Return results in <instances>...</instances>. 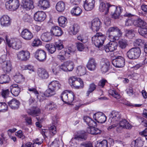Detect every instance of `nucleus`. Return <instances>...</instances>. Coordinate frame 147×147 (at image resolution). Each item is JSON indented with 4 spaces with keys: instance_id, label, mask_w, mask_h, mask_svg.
Here are the masks:
<instances>
[{
    "instance_id": "1",
    "label": "nucleus",
    "mask_w": 147,
    "mask_h": 147,
    "mask_svg": "<svg viewBox=\"0 0 147 147\" xmlns=\"http://www.w3.org/2000/svg\"><path fill=\"white\" fill-rule=\"evenodd\" d=\"M61 85L57 81H53L49 84L48 89L45 91V94L47 97L51 96L56 94V91L59 89Z\"/></svg>"
},
{
    "instance_id": "2",
    "label": "nucleus",
    "mask_w": 147,
    "mask_h": 147,
    "mask_svg": "<svg viewBox=\"0 0 147 147\" xmlns=\"http://www.w3.org/2000/svg\"><path fill=\"white\" fill-rule=\"evenodd\" d=\"M106 39V37L100 32H98L92 37V42L100 50H102L101 47H102L105 40Z\"/></svg>"
},
{
    "instance_id": "3",
    "label": "nucleus",
    "mask_w": 147,
    "mask_h": 147,
    "mask_svg": "<svg viewBox=\"0 0 147 147\" xmlns=\"http://www.w3.org/2000/svg\"><path fill=\"white\" fill-rule=\"evenodd\" d=\"M107 35L110 38V41H114L122 36V33L120 30L116 26L110 27L107 31Z\"/></svg>"
},
{
    "instance_id": "4",
    "label": "nucleus",
    "mask_w": 147,
    "mask_h": 147,
    "mask_svg": "<svg viewBox=\"0 0 147 147\" xmlns=\"http://www.w3.org/2000/svg\"><path fill=\"white\" fill-rule=\"evenodd\" d=\"M74 50L71 47H69L67 48L61 50L57 56L58 58L61 61L66 60V57H70L69 55H72L74 53Z\"/></svg>"
},
{
    "instance_id": "5",
    "label": "nucleus",
    "mask_w": 147,
    "mask_h": 147,
    "mask_svg": "<svg viewBox=\"0 0 147 147\" xmlns=\"http://www.w3.org/2000/svg\"><path fill=\"white\" fill-rule=\"evenodd\" d=\"M141 54V50L139 47H135L129 49L127 53V57L130 59L138 58Z\"/></svg>"
},
{
    "instance_id": "6",
    "label": "nucleus",
    "mask_w": 147,
    "mask_h": 147,
    "mask_svg": "<svg viewBox=\"0 0 147 147\" xmlns=\"http://www.w3.org/2000/svg\"><path fill=\"white\" fill-rule=\"evenodd\" d=\"M34 57L40 62H44L47 59L46 52L43 50L38 49L34 53Z\"/></svg>"
},
{
    "instance_id": "7",
    "label": "nucleus",
    "mask_w": 147,
    "mask_h": 147,
    "mask_svg": "<svg viewBox=\"0 0 147 147\" xmlns=\"http://www.w3.org/2000/svg\"><path fill=\"white\" fill-rule=\"evenodd\" d=\"M5 38L7 44L9 47H11L16 50L19 49L21 47L20 42L18 40L11 39V40H9L7 36H5Z\"/></svg>"
},
{
    "instance_id": "8",
    "label": "nucleus",
    "mask_w": 147,
    "mask_h": 147,
    "mask_svg": "<svg viewBox=\"0 0 147 147\" xmlns=\"http://www.w3.org/2000/svg\"><path fill=\"white\" fill-rule=\"evenodd\" d=\"M110 63L107 59L103 58L101 59L100 64V67L102 73L105 74L110 69Z\"/></svg>"
},
{
    "instance_id": "9",
    "label": "nucleus",
    "mask_w": 147,
    "mask_h": 147,
    "mask_svg": "<svg viewBox=\"0 0 147 147\" xmlns=\"http://www.w3.org/2000/svg\"><path fill=\"white\" fill-rule=\"evenodd\" d=\"M16 56L18 60L21 61H26L30 58V54L27 51L22 50L16 53Z\"/></svg>"
},
{
    "instance_id": "10",
    "label": "nucleus",
    "mask_w": 147,
    "mask_h": 147,
    "mask_svg": "<svg viewBox=\"0 0 147 147\" xmlns=\"http://www.w3.org/2000/svg\"><path fill=\"white\" fill-rule=\"evenodd\" d=\"M5 2V6L7 8L13 10L17 9L19 7L20 4L18 0H9Z\"/></svg>"
},
{
    "instance_id": "11",
    "label": "nucleus",
    "mask_w": 147,
    "mask_h": 147,
    "mask_svg": "<svg viewBox=\"0 0 147 147\" xmlns=\"http://www.w3.org/2000/svg\"><path fill=\"white\" fill-rule=\"evenodd\" d=\"M101 22L100 20L98 18L93 19L91 22V28L94 32L99 30L101 27Z\"/></svg>"
},
{
    "instance_id": "12",
    "label": "nucleus",
    "mask_w": 147,
    "mask_h": 147,
    "mask_svg": "<svg viewBox=\"0 0 147 147\" xmlns=\"http://www.w3.org/2000/svg\"><path fill=\"white\" fill-rule=\"evenodd\" d=\"M112 63L116 67L121 68L125 65V60L123 57L119 56L112 61Z\"/></svg>"
},
{
    "instance_id": "13",
    "label": "nucleus",
    "mask_w": 147,
    "mask_h": 147,
    "mask_svg": "<svg viewBox=\"0 0 147 147\" xmlns=\"http://www.w3.org/2000/svg\"><path fill=\"white\" fill-rule=\"evenodd\" d=\"M121 117V115L119 112L113 111L110 114L109 120L111 122L117 123L120 121Z\"/></svg>"
},
{
    "instance_id": "14",
    "label": "nucleus",
    "mask_w": 147,
    "mask_h": 147,
    "mask_svg": "<svg viewBox=\"0 0 147 147\" xmlns=\"http://www.w3.org/2000/svg\"><path fill=\"white\" fill-rule=\"evenodd\" d=\"M21 36L27 40H31L33 37L32 33L28 29H23L20 34Z\"/></svg>"
},
{
    "instance_id": "15",
    "label": "nucleus",
    "mask_w": 147,
    "mask_h": 147,
    "mask_svg": "<svg viewBox=\"0 0 147 147\" xmlns=\"http://www.w3.org/2000/svg\"><path fill=\"white\" fill-rule=\"evenodd\" d=\"M94 119L97 122L100 123H104L107 120V118L105 115L102 113H97L94 114Z\"/></svg>"
},
{
    "instance_id": "16",
    "label": "nucleus",
    "mask_w": 147,
    "mask_h": 147,
    "mask_svg": "<svg viewBox=\"0 0 147 147\" xmlns=\"http://www.w3.org/2000/svg\"><path fill=\"white\" fill-rule=\"evenodd\" d=\"M117 47V42L111 41L104 46V49L106 52H112L116 50Z\"/></svg>"
},
{
    "instance_id": "17",
    "label": "nucleus",
    "mask_w": 147,
    "mask_h": 147,
    "mask_svg": "<svg viewBox=\"0 0 147 147\" xmlns=\"http://www.w3.org/2000/svg\"><path fill=\"white\" fill-rule=\"evenodd\" d=\"M46 17L45 13L43 11H38L35 13L34 19L36 21L42 22L45 20Z\"/></svg>"
},
{
    "instance_id": "18",
    "label": "nucleus",
    "mask_w": 147,
    "mask_h": 147,
    "mask_svg": "<svg viewBox=\"0 0 147 147\" xmlns=\"http://www.w3.org/2000/svg\"><path fill=\"white\" fill-rule=\"evenodd\" d=\"M11 23L10 18L7 15H3L0 18V24L3 27H8L10 25Z\"/></svg>"
},
{
    "instance_id": "19",
    "label": "nucleus",
    "mask_w": 147,
    "mask_h": 147,
    "mask_svg": "<svg viewBox=\"0 0 147 147\" xmlns=\"http://www.w3.org/2000/svg\"><path fill=\"white\" fill-rule=\"evenodd\" d=\"M51 33L55 36H60L62 34V31L61 28L57 26H53L51 29Z\"/></svg>"
},
{
    "instance_id": "20",
    "label": "nucleus",
    "mask_w": 147,
    "mask_h": 147,
    "mask_svg": "<svg viewBox=\"0 0 147 147\" xmlns=\"http://www.w3.org/2000/svg\"><path fill=\"white\" fill-rule=\"evenodd\" d=\"M94 0H86L84 5L85 9L87 11L91 10L94 7Z\"/></svg>"
},
{
    "instance_id": "21",
    "label": "nucleus",
    "mask_w": 147,
    "mask_h": 147,
    "mask_svg": "<svg viewBox=\"0 0 147 147\" xmlns=\"http://www.w3.org/2000/svg\"><path fill=\"white\" fill-rule=\"evenodd\" d=\"M2 69L4 72L6 73H9L11 70L12 66L10 61L7 60L2 64Z\"/></svg>"
},
{
    "instance_id": "22",
    "label": "nucleus",
    "mask_w": 147,
    "mask_h": 147,
    "mask_svg": "<svg viewBox=\"0 0 147 147\" xmlns=\"http://www.w3.org/2000/svg\"><path fill=\"white\" fill-rule=\"evenodd\" d=\"M22 7L26 10L32 9L34 7L33 2L32 0H26L22 2Z\"/></svg>"
},
{
    "instance_id": "23",
    "label": "nucleus",
    "mask_w": 147,
    "mask_h": 147,
    "mask_svg": "<svg viewBox=\"0 0 147 147\" xmlns=\"http://www.w3.org/2000/svg\"><path fill=\"white\" fill-rule=\"evenodd\" d=\"M97 63L95 60L92 58H90L87 64V67L90 71L95 70L96 68Z\"/></svg>"
},
{
    "instance_id": "24",
    "label": "nucleus",
    "mask_w": 147,
    "mask_h": 147,
    "mask_svg": "<svg viewBox=\"0 0 147 147\" xmlns=\"http://www.w3.org/2000/svg\"><path fill=\"white\" fill-rule=\"evenodd\" d=\"M39 77L42 79H46L48 78L49 74L48 72L45 69H39L37 72Z\"/></svg>"
},
{
    "instance_id": "25",
    "label": "nucleus",
    "mask_w": 147,
    "mask_h": 147,
    "mask_svg": "<svg viewBox=\"0 0 147 147\" xmlns=\"http://www.w3.org/2000/svg\"><path fill=\"white\" fill-rule=\"evenodd\" d=\"M9 106L12 109H18L20 103L17 100L13 98L8 102Z\"/></svg>"
},
{
    "instance_id": "26",
    "label": "nucleus",
    "mask_w": 147,
    "mask_h": 147,
    "mask_svg": "<svg viewBox=\"0 0 147 147\" xmlns=\"http://www.w3.org/2000/svg\"><path fill=\"white\" fill-rule=\"evenodd\" d=\"M11 92L14 96H16L19 94L21 88L17 84H13L10 87Z\"/></svg>"
},
{
    "instance_id": "27",
    "label": "nucleus",
    "mask_w": 147,
    "mask_h": 147,
    "mask_svg": "<svg viewBox=\"0 0 147 147\" xmlns=\"http://www.w3.org/2000/svg\"><path fill=\"white\" fill-rule=\"evenodd\" d=\"M119 122V126L122 128L129 129L131 128L132 126L125 119H122Z\"/></svg>"
},
{
    "instance_id": "28",
    "label": "nucleus",
    "mask_w": 147,
    "mask_h": 147,
    "mask_svg": "<svg viewBox=\"0 0 147 147\" xmlns=\"http://www.w3.org/2000/svg\"><path fill=\"white\" fill-rule=\"evenodd\" d=\"M50 5V2L47 0H40L38 2V6L44 10L49 7Z\"/></svg>"
},
{
    "instance_id": "29",
    "label": "nucleus",
    "mask_w": 147,
    "mask_h": 147,
    "mask_svg": "<svg viewBox=\"0 0 147 147\" xmlns=\"http://www.w3.org/2000/svg\"><path fill=\"white\" fill-rule=\"evenodd\" d=\"M28 113L32 116L38 115L40 113V110L38 108L33 107L27 110Z\"/></svg>"
},
{
    "instance_id": "30",
    "label": "nucleus",
    "mask_w": 147,
    "mask_h": 147,
    "mask_svg": "<svg viewBox=\"0 0 147 147\" xmlns=\"http://www.w3.org/2000/svg\"><path fill=\"white\" fill-rule=\"evenodd\" d=\"M93 126H90L87 128L86 131L88 133L92 135H97L101 133V131L100 130Z\"/></svg>"
},
{
    "instance_id": "31",
    "label": "nucleus",
    "mask_w": 147,
    "mask_h": 147,
    "mask_svg": "<svg viewBox=\"0 0 147 147\" xmlns=\"http://www.w3.org/2000/svg\"><path fill=\"white\" fill-rule=\"evenodd\" d=\"M143 144V141L140 138H139L132 142L131 146V147H142Z\"/></svg>"
},
{
    "instance_id": "32",
    "label": "nucleus",
    "mask_w": 147,
    "mask_h": 147,
    "mask_svg": "<svg viewBox=\"0 0 147 147\" xmlns=\"http://www.w3.org/2000/svg\"><path fill=\"white\" fill-rule=\"evenodd\" d=\"M42 40L45 42L50 41L52 39V35L49 32H46L42 34L41 36Z\"/></svg>"
},
{
    "instance_id": "33",
    "label": "nucleus",
    "mask_w": 147,
    "mask_h": 147,
    "mask_svg": "<svg viewBox=\"0 0 147 147\" xmlns=\"http://www.w3.org/2000/svg\"><path fill=\"white\" fill-rule=\"evenodd\" d=\"M73 86L76 89H80L83 88L84 87V84L82 80L80 78H78L75 82Z\"/></svg>"
},
{
    "instance_id": "34",
    "label": "nucleus",
    "mask_w": 147,
    "mask_h": 147,
    "mask_svg": "<svg viewBox=\"0 0 147 147\" xmlns=\"http://www.w3.org/2000/svg\"><path fill=\"white\" fill-rule=\"evenodd\" d=\"M84 120L89 127L96 125V122L88 116H84Z\"/></svg>"
},
{
    "instance_id": "35",
    "label": "nucleus",
    "mask_w": 147,
    "mask_h": 147,
    "mask_svg": "<svg viewBox=\"0 0 147 147\" xmlns=\"http://www.w3.org/2000/svg\"><path fill=\"white\" fill-rule=\"evenodd\" d=\"M109 3H105L104 2L100 3L99 7V10L101 12H103L105 14H106L108 13L107 7H108Z\"/></svg>"
},
{
    "instance_id": "36",
    "label": "nucleus",
    "mask_w": 147,
    "mask_h": 147,
    "mask_svg": "<svg viewBox=\"0 0 147 147\" xmlns=\"http://www.w3.org/2000/svg\"><path fill=\"white\" fill-rule=\"evenodd\" d=\"M72 15L78 16L80 15L82 12V10L78 6L74 7L71 11Z\"/></svg>"
},
{
    "instance_id": "37",
    "label": "nucleus",
    "mask_w": 147,
    "mask_h": 147,
    "mask_svg": "<svg viewBox=\"0 0 147 147\" xmlns=\"http://www.w3.org/2000/svg\"><path fill=\"white\" fill-rule=\"evenodd\" d=\"M133 24L136 26L139 27L140 28L142 27H145L146 24L145 22L140 18H138L134 21Z\"/></svg>"
},
{
    "instance_id": "38",
    "label": "nucleus",
    "mask_w": 147,
    "mask_h": 147,
    "mask_svg": "<svg viewBox=\"0 0 147 147\" xmlns=\"http://www.w3.org/2000/svg\"><path fill=\"white\" fill-rule=\"evenodd\" d=\"M57 106L56 103L53 102H48L45 106V108L47 110L54 111L56 110Z\"/></svg>"
},
{
    "instance_id": "39",
    "label": "nucleus",
    "mask_w": 147,
    "mask_h": 147,
    "mask_svg": "<svg viewBox=\"0 0 147 147\" xmlns=\"http://www.w3.org/2000/svg\"><path fill=\"white\" fill-rule=\"evenodd\" d=\"M10 81V78L7 74H3L0 77V83L1 84L8 83Z\"/></svg>"
},
{
    "instance_id": "40",
    "label": "nucleus",
    "mask_w": 147,
    "mask_h": 147,
    "mask_svg": "<svg viewBox=\"0 0 147 147\" xmlns=\"http://www.w3.org/2000/svg\"><path fill=\"white\" fill-rule=\"evenodd\" d=\"M59 26L63 27H65L67 23V18L64 16L60 17L58 19Z\"/></svg>"
},
{
    "instance_id": "41",
    "label": "nucleus",
    "mask_w": 147,
    "mask_h": 147,
    "mask_svg": "<svg viewBox=\"0 0 147 147\" xmlns=\"http://www.w3.org/2000/svg\"><path fill=\"white\" fill-rule=\"evenodd\" d=\"M56 10L59 12L63 11L65 9L64 3L62 1L58 2L56 5Z\"/></svg>"
},
{
    "instance_id": "42",
    "label": "nucleus",
    "mask_w": 147,
    "mask_h": 147,
    "mask_svg": "<svg viewBox=\"0 0 147 147\" xmlns=\"http://www.w3.org/2000/svg\"><path fill=\"white\" fill-rule=\"evenodd\" d=\"M76 72L80 76L84 75L86 74V68L83 66H79L77 68Z\"/></svg>"
},
{
    "instance_id": "43",
    "label": "nucleus",
    "mask_w": 147,
    "mask_h": 147,
    "mask_svg": "<svg viewBox=\"0 0 147 147\" xmlns=\"http://www.w3.org/2000/svg\"><path fill=\"white\" fill-rule=\"evenodd\" d=\"M80 26L77 24H74L70 27V29L73 35L76 34L79 31Z\"/></svg>"
},
{
    "instance_id": "44",
    "label": "nucleus",
    "mask_w": 147,
    "mask_h": 147,
    "mask_svg": "<svg viewBox=\"0 0 147 147\" xmlns=\"http://www.w3.org/2000/svg\"><path fill=\"white\" fill-rule=\"evenodd\" d=\"M45 47L48 52L51 53H53L56 51L55 47L52 44H47L45 45Z\"/></svg>"
},
{
    "instance_id": "45",
    "label": "nucleus",
    "mask_w": 147,
    "mask_h": 147,
    "mask_svg": "<svg viewBox=\"0 0 147 147\" xmlns=\"http://www.w3.org/2000/svg\"><path fill=\"white\" fill-rule=\"evenodd\" d=\"M60 68L59 66L56 63H53L51 67L53 73L55 75H57L59 72Z\"/></svg>"
},
{
    "instance_id": "46",
    "label": "nucleus",
    "mask_w": 147,
    "mask_h": 147,
    "mask_svg": "<svg viewBox=\"0 0 147 147\" xmlns=\"http://www.w3.org/2000/svg\"><path fill=\"white\" fill-rule=\"evenodd\" d=\"M68 97V100L67 101L68 102L75 103L76 102L75 99V96L74 94L72 92L70 91L69 92Z\"/></svg>"
},
{
    "instance_id": "47",
    "label": "nucleus",
    "mask_w": 147,
    "mask_h": 147,
    "mask_svg": "<svg viewBox=\"0 0 147 147\" xmlns=\"http://www.w3.org/2000/svg\"><path fill=\"white\" fill-rule=\"evenodd\" d=\"M69 92L67 91H63L61 94V98L62 100L65 102H66L68 100V96Z\"/></svg>"
},
{
    "instance_id": "48",
    "label": "nucleus",
    "mask_w": 147,
    "mask_h": 147,
    "mask_svg": "<svg viewBox=\"0 0 147 147\" xmlns=\"http://www.w3.org/2000/svg\"><path fill=\"white\" fill-rule=\"evenodd\" d=\"M96 88V86L94 83H92L90 84L88 90L86 93V96H89V94L95 90Z\"/></svg>"
},
{
    "instance_id": "49",
    "label": "nucleus",
    "mask_w": 147,
    "mask_h": 147,
    "mask_svg": "<svg viewBox=\"0 0 147 147\" xmlns=\"http://www.w3.org/2000/svg\"><path fill=\"white\" fill-rule=\"evenodd\" d=\"M87 138L86 136L85 133H81L78 135L75 136L74 139H72L71 141H73L74 139L76 140H85Z\"/></svg>"
},
{
    "instance_id": "50",
    "label": "nucleus",
    "mask_w": 147,
    "mask_h": 147,
    "mask_svg": "<svg viewBox=\"0 0 147 147\" xmlns=\"http://www.w3.org/2000/svg\"><path fill=\"white\" fill-rule=\"evenodd\" d=\"M119 47L122 49H124L128 45L127 41L126 40H121L119 41Z\"/></svg>"
},
{
    "instance_id": "51",
    "label": "nucleus",
    "mask_w": 147,
    "mask_h": 147,
    "mask_svg": "<svg viewBox=\"0 0 147 147\" xmlns=\"http://www.w3.org/2000/svg\"><path fill=\"white\" fill-rule=\"evenodd\" d=\"M138 32L140 35L146 38L147 37V29L146 26L140 28L138 29Z\"/></svg>"
},
{
    "instance_id": "52",
    "label": "nucleus",
    "mask_w": 147,
    "mask_h": 147,
    "mask_svg": "<svg viewBox=\"0 0 147 147\" xmlns=\"http://www.w3.org/2000/svg\"><path fill=\"white\" fill-rule=\"evenodd\" d=\"M109 95H111L112 96L117 99H119L120 98V95L117 92L114 90H110L109 91Z\"/></svg>"
},
{
    "instance_id": "53",
    "label": "nucleus",
    "mask_w": 147,
    "mask_h": 147,
    "mask_svg": "<svg viewBox=\"0 0 147 147\" xmlns=\"http://www.w3.org/2000/svg\"><path fill=\"white\" fill-rule=\"evenodd\" d=\"M8 110V106L5 102H0V112H5Z\"/></svg>"
},
{
    "instance_id": "54",
    "label": "nucleus",
    "mask_w": 147,
    "mask_h": 147,
    "mask_svg": "<svg viewBox=\"0 0 147 147\" xmlns=\"http://www.w3.org/2000/svg\"><path fill=\"white\" fill-rule=\"evenodd\" d=\"M67 71H72L74 68V64L72 61H67Z\"/></svg>"
},
{
    "instance_id": "55",
    "label": "nucleus",
    "mask_w": 147,
    "mask_h": 147,
    "mask_svg": "<svg viewBox=\"0 0 147 147\" xmlns=\"http://www.w3.org/2000/svg\"><path fill=\"white\" fill-rule=\"evenodd\" d=\"M54 45L55 47L56 50V49L58 50H61L63 48V46L61 41L56 42Z\"/></svg>"
},
{
    "instance_id": "56",
    "label": "nucleus",
    "mask_w": 147,
    "mask_h": 147,
    "mask_svg": "<svg viewBox=\"0 0 147 147\" xmlns=\"http://www.w3.org/2000/svg\"><path fill=\"white\" fill-rule=\"evenodd\" d=\"M77 48L78 51H82L84 49L85 47L84 44L80 42H77L76 43Z\"/></svg>"
},
{
    "instance_id": "57",
    "label": "nucleus",
    "mask_w": 147,
    "mask_h": 147,
    "mask_svg": "<svg viewBox=\"0 0 147 147\" xmlns=\"http://www.w3.org/2000/svg\"><path fill=\"white\" fill-rule=\"evenodd\" d=\"M98 147H107L108 143L107 140H104L97 144Z\"/></svg>"
},
{
    "instance_id": "58",
    "label": "nucleus",
    "mask_w": 147,
    "mask_h": 147,
    "mask_svg": "<svg viewBox=\"0 0 147 147\" xmlns=\"http://www.w3.org/2000/svg\"><path fill=\"white\" fill-rule=\"evenodd\" d=\"M28 90L29 91L34 93L36 96L37 98H38L39 93L35 88L29 87H28Z\"/></svg>"
},
{
    "instance_id": "59",
    "label": "nucleus",
    "mask_w": 147,
    "mask_h": 147,
    "mask_svg": "<svg viewBox=\"0 0 147 147\" xmlns=\"http://www.w3.org/2000/svg\"><path fill=\"white\" fill-rule=\"evenodd\" d=\"M78 78L75 76H71L69 79V82L70 85L72 86L74 85L75 81H76Z\"/></svg>"
},
{
    "instance_id": "60",
    "label": "nucleus",
    "mask_w": 147,
    "mask_h": 147,
    "mask_svg": "<svg viewBox=\"0 0 147 147\" xmlns=\"http://www.w3.org/2000/svg\"><path fill=\"white\" fill-rule=\"evenodd\" d=\"M59 139L56 138L51 144L50 147H59Z\"/></svg>"
},
{
    "instance_id": "61",
    "label": "nucleus",
    "mask_w": 147,
    "mask_h": 147,
    "mask_svg": "<svg viewBox=\"0 0 147 147\" xmlns=\"http://www.w3.org/2000/svg\"><path fill=\"white\" fill-rule=\"evenodd\" d=\"M60 69L62 70L67 72V61L64 62L62 64L60 65L59 66Z\"/></svg>"
},
{
    "instance_id": "62",
    "label": "nucleus",
    "mask_w": 147,
    "mask_h": 147,
    "mask_svg": "<svg viewBox=\"0 0 147 147\" xmlns=\"http://www.w3.org/2000/svg\"><path fill=\"white\" fill-rule=\"evenodd\" d=\"M134 35V33L131 30H127L126 31V36L129 38H131Z\"/></svg>"
},
{
    "instance_id": "63",
    "label": "nucleus",
    "mask_w": 147,
    "mask_h": 147,
    "mask_svg": "<svg viewBox=\"0 0 147 147\" xmlns=\"http://www.w3.org/2000/svg\"><path fill=\"white\" fill-rule=\"evenodd\" d=\"M41 44L40 40L38 38H35L33 42L32 45L33 46H38Z\"/></svg>"
},
{
    "instance_id": "64",
    "label": "nucleus",
    "mask_w": 147,
    "mask_h": 147,
    "mask_svg": "<svg viewBox=\"0 0 147 147\" xmlns=\"http://www.w3.org/2000/svg\"><path fill=\"white\" fill-rule=\"evenodd\" d=\"M23 20L26 22H29L31 21V18L30 16L27 14H25L22 18Z\"/></svg>"
}]
</instances>
